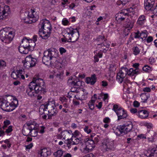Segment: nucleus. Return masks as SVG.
I'll use <instances>...</instances> for the list:
<instances>
[{
  "label": "nucleus",
  "instance_id": "obj_36",
  "mask_svg": "<svg viewBox=\"0 0 157 157\" xmlns=\"http://www.w3.org/2000/svg\"><path fill=\"white\" fill-rule=\"evenodd\" d=\"M106 144L108 151L109 150H112L113 148V144L112 142H109V140H105Z\"/></svg>",
  "mask_w": 157,
  "mask_h": 157
},
{
  "label": "nucleus",
  "instance_id": "obj_27",
  "mask_svg": "<svg viewBox=\"0 0 157 157\" xmlns=\"http://www.w3.org/2000/svg\"><path fill=\"white\" fill-rule=\"evenodd\" d=\"M18 50L19 52L22 54H27L29 51H30L27 48L25 47L23 45H20L18 48Z\"/></svg>",
  "mask_w": 157,
  "mask_h": 157
},
{
  "label": "nucleus",
  "instance_id": "obj_37",
  "mask_svg": "<svg viewBox=\"0 0 157 157\" xmlns=\"http://www.w3.org/2000/svg\"><path fill=\"white\" fill-rule=\"evenodd\" d=\"M148 33L145 30L144 31H142L140 33V38L142 39L143 40H146V38L147 37Z\"/></svg>",
  "mask_w": 157,
  "mask_h": 157
},
{
  "label": "nucleus",
  "instance_id": "obj_55",
  "mask_svg": "<svg viewBox=\"0 0 157 157\" xmlns=\"http://www.w3.org/2000/svg\"><path fill=\"white\" fill-rule=\"evenodd\" d=\"M123 81H124V85H125V86H126L125 85L127 86H128V84L131 85V81L127 78H125L124 79Z\"/></svg>",
  "mask_w": 157,
  "mask_h": 157
},
{
  "label": "nucleus",
  "instance_id": "obj_2",
  "mask_svg": "<svg viewBox=\"0 0 157 157\" xmlns=\"http://www.w3.org/2000/svg\"><path fill=\"white\" fill-rule=\"evenodd\" d=\"M38 27L40 36L43 39H47L50 35L52 29L50 21L46 19H43L38 24Z\"/></svg>",
  "mask_w": 157,
  "mask_h": 157
},
{
  "label": "nucleus",
  "instance_id": "obj_60",
  "mask_svg": "<svg viewBox=\"0 0 157 157\" xmlns=\"http://www.w3.org/2000/svg\"><path fill=\"white\" fill-rule=\"evenodd\" d=\"M68 83L69 85H71V84L72 85H73L74 86H75L76 83V81L72 80V79H69L68 80Z\"/></svg>",
  "mask_w": 157,
  "mask_h": 157
},
{
  "label": "nucleus",
  "instance_id": "obj_40",
  "mask_svg": "<svg viewBox=\"0 0 157 157\" xmlns=\"http://www.w3.org/2000/svg\"><path fill=\"white\" fill-rule=\"evenodd\" d=\"M140 97L141 98L142 102H146L148 98V97L146 94L142 93Z\"/></svg>",
  "mask_w": 157,
  "mask_h": 157
},
{
  "label": "nucleus",
  "instance_id": "obj_39",
  "mask_svg": "<svg viewBox=\"0 0 157 157\" xmlns=\"http://www.w3.org/2000/svg\"><path fill=\"white\" fill-rule=\"evenodd\" d=\"M71 140H73L72 145H74L78 144L81 140V138L80 137L75 138L74 137H72Z\"/></svg>",
  "mask_w": 157,
  "mask_h": 157
},
{
  "label": "nucleus",
  "instance_id": "obj_62",
  "mask_svg": "<svg viewBox=\"0 0 157 157\" xmlns=\"http://www.w3.org/2000/svg\"><path fill=\"white\" fill-rule=\"evenodd\" d=\"M139 65H140V64L138 63H134L132 65L133 67L135 68V69L137 70L138 73H139V72L138 70H139Z\"/></svg>",
  "mask_w": 157,
  "mask_h": 157
},
{
  "label": "nucleus",
  "instance_id": "obj_45",
  "mask_svg": "<svg viewBox=\"0 0 157 157\" xmlns=\"http://www.w3.org/2000/svg\"><path fill=\"white\" fill-rule=\"evenodd\" d=\"M54 66L56 69H59L61 67L62 64L60 62L56 60L55 62Z\"/></svg>",
  "mask_w": 157,
  "mask_h": 157
},
{
  "label": "nucleus",
  "instance_id": "obj_29",
  "mask_svg": "<svg viewBox=\"0 0 157 157\" xmlns=\"http://www.w3.org/2000/svg\"><path fill=\"white\" fill-rule=\"evenodd\" d=\"M37 125V123H36V124L34 125V128L31 129L30 136L33 137H35L37 136L38 130L36 127Z\"/></svg>",
  "mask_w": 157,
  "mask_h": 157
},
{
  "label": "nucleus",
  "instance_id": "obj_52",
  "mask_svg": "<svg viewBox=\"0 0 157 157\" xmlns=\"http://www.w3.org/2000/svg\"><path fill=\"white\" fill-rule=\"evenodd\" d=\"M13 126L11 125L9 126L8 128L6 130L5 132L7 134L13 131Z\"/></svg>",
  "mask_w": 157,
  "mask_h": 157
},
{
  "label": "nucleus",
  "instance_id": "obj_50",
  "mask_svg": "<svg viewBox=\"0 0 157 157\" xmlns=\"http://www.w3.org/2000/svg\"><path fill=\"white\" fill-rule=\"evenodd\" d=\"M117 68V67L115 64H111L110 65L109 70L110 71H116Z\"/></svg>",
  "mask_w": 157,
  "mask_h": 157
},
{
  "label": "nucleus",
  "instance_id": "obj_14",
  "mask_svg": "<svg viewBox=\"0 0 157 157\" xmlns=\"http://www.w3.org/2000/svg\"><path fill=\"white\" fill-rule=\"evenodd\" d=\"M25 73L24 70L23 69H19L16 71H12L11 76L14 79H25V76L24 74Z\"/></svg>",
  "mask_w": 157,
  "mask_h": 157
},
{
  "label": "nucleus",
  "instance_id": "obj_61",
  "mask_svg": "<svg viewBox=\"0 0 157 157\" xmlns=\"http://www.w3.org/2000/svg\"><path fill=\"white\" fill-rule=\"evenodd\" d=\"M130 0H120L119 2H118H118H121V4L122 5H125L126 3L128 2H129Z\"/></svg>",
  "mask_w": 157,
  "mask_h": 157
},
{
  "label": "nucleus",
  "instance_id": "obj_64",
  "mask_svg": "<svg viewBox=\"0 0 157 157\" xmlns=\"http://www.w3.org/2000/svg\"><path fill=\"white\" fill-rule=\"evenodd\" d=\"M83 157H95V155L93 153H90V154L86 155L84 156Z\"/></svg>",
  "mask_w": 157,
  "mask_h": 157
},
{
  "label": "nucleus",
  "instance_id": "obj_35",
  "mask_svg": "<svg viewBox=\"0 0 157 157\" xmlns=\"http://www.w3.org/2000/svg\"><path fill=\"white\" fill-rule=\"evenodd\" d=\"M64 152L62 150H59L53 153V155L55 157H62Z\"/></svg>",
  "mask_w": 157,
  "mask_h": 157
},
{
  "label": "nucleus",
  "instance_id": "obj_44",
  "mask_svg": "<svg viewBox=\"0 0 157 157\" xmlns=\"http://www.w3.org/2000/svg\"><path fill=\"white\" fill-rule=\"evenodd\" d=\"M66 141L67 142L65 143V144H66L69 148H70L71 147V145H72V144L73 143V140H71V138L70 139L67 138Z\"/></svg>",
  "mask_w": 157,
  "mask_h": 157
},
{
  "label": "nucleus",
  "instance_id": "obj_15",
  "mask_svg": "<svg viewBox=\"0 0 157 157\" xmlns=\"http://www.w3.org/2000/svg\"><path fill=\"white\" fill-rule=\"evenodd\" d=\"M21 43L23 44V45L25 47L27 48L30 51H32L34 49L36 45L35 43L31 40H29L25 37L22 39Z\"/></svg>",
  "mask_w": 157,
  "mask_h": 157
},
{
  "label": "nucleus",
  "instance_id": "obj_32",
  "mask_svg": "<svg viewBox=\"0 0 157 157\" xmlns=\"http://www.w3.org/2000/svg\"><path fill=\"white\" fill-rule=\"evenodd\" d=\"M63 73L62 71H58L55 73L53 75L57 79L60 80L63 78Z\"/></svg>",
  "mask_w": 157,
  "mask_h": 157
},
{
  "label": "nucleus",
  "instance_id": "obj_18",
  "mask_svg": "<svg viewBox=\"0 0 157 157\" xmlns=\"http://www.w3.org/2000/svg\"><path fill=\"white\" fill-rule=\"evenodd\" d=\"M28 16L29 18L32 19L31 21L33 22H35L38 20L39 18V16L36 12L35 9H31Z\"/></svg>",
  "mask_w": 157,
  "mask_h": 157
},
{
  "label": "nucleus",
  "instance_id": "obj_10",
  "mask_svg": "<svg viewBox=\"0 0 157 157\" xmlns=\"http://www.w3.org/2000/svg\"><path fill=\"white\" fill-rule=\"evenodd\" d=\"M56 107L55 105V101L54 99L52 98L48 99V101L44 104L42 105L40 108V111H45L47 110Z\"/></svg>",
  "mask_w": 157,
  "mask_h": 157
},
{
  "label": "nucleus",
  "instance_id": "obj_8",
  "mask_svg": "<svg viewBox=\"0 0 157 157\" xmlns=\"http://www.w3.org/2000/svg\"><path fill=\"white\" fill-rule=\"evenodd\" d=\"M36 124V122L34 121L30 120L27 121L22 130L23 135L25 136L29 135L31 129L34 128V125Z\"/></svg>",
  "mask_w": 157,
  "mask_h": 157
},
{
  "label": "nucleus",
  "instance_id": "obj_4",
  "mask_svg": "<svg viewBox=\"0 0 157 157\" xmlns=\"http://www.w3.org/2000/svg\"><path fill=\"white\" fill-rule=\"evenodd\" d=\"M11 30L10 28H5L0 30V39L5 44L10 43L15 36V31Z\"/></svg>",
  "mask_w": 157,
  "mask_h": 157
},
{
  "label": "nucleus",
  "instance_id": "obj_53",
  "mask_svg": "<svg viewBox=\"0 0 157 157\" xmlns=\"http://www.w3.org/2000/svg\"><path fill=\"white\" fill-rule=\"evenodd\" d=\"M62 24L64 25H69V22L67 19L64 18L62 20Z\"/></svg>",
  "mask_w": 157,
  "mask_h": 157
},
{
  "label": "nucleus",
  "instance_id": "obj_51",
  "mask_svg": "<svg viewBox=\"0 0 157 157\" xmlns=\"http://www.w3.org/2000/svg\"><path fill=\"white\" fill-rule=\"evenodd\" d=\"M110 44H106L105 47H103L101 48L103 50H102V52L104 53L106 52L109 49V48L110 46Z\"/></svg>",
  "mask_w": 157,
  "mask_h": 157
},
{
  "label": "nucleus",
  "instance_id": "obj_49",
  "mask_svg": "<svg viewBox=\"0 0 157 157\" xmlns=\"http://www.w3.org/2000/svg\"><path fill=\"white\" fill-rule=\"evenodd\" d=\"M88 148V147L86 145L84 148H82L83 152L84 153H87L92 150V149H89Z\"/></svg>",
  "mask_w": 157,
  "mask_h": 157
},
{
  "label": "nucleus",
  "instance_id": "obj_38",
  "mask_svg": "<svg viewBox=\"0 0 157 157\" xmlns=\"http://www.w3.org/2000/svg\"><path fill=\"white\" fill-rule=\"evenodd\" d=\"M93 98H92V99L89 101L88 103V106L89 108L92 110L94 109V103L95 101V100L93 99Z\"/></svg>",
  "mask_w": 157,
  "mask_h": 157
},
{
  "label": "nucleus",
  "instance_id": "obj_46",
  "mask_svg": "<svg viewBox=\"0 0 157 157\" xmlns=\"http://www.w3.org/2000/svg\"><path fill=\"white\" fill-rule=\"evenodd\" d=\"M4 125L2 127L3 129H5L6 128H7L8 125L10 124L11 122L10 121L6 120L4 121L3 122Z\"/></svg>",
  "mask_w": 157,
  "mask_h": 157
},
{
  "label": "nucleus",
  "instance_id": "obj_43",
  "mask_svg": "<svg viewBox=\"0 0 157 157\" xmlns=\"http://www.w3.org/2000/svg\"><path fill=\"white\" fill-rule=\"evenodd\" d=\"M71 134L72 135V137H74L75 138H79L81 136L80 133L78 130H75L73 133H72Z\"/></svg>",
  "mask_w": 157,
  "mask_h": 157
},
{
  "label": "nucleus",
  "instance_id": "obj_31",
  "mask_svg": "<svg viewBox=\"0 0 157 157\" xmlns=\"http://www.w3.org/2000/svg\"><path fill=\"white\" fill-rule=\"evenodd\" d=\"M148 151L150 153V155L151 156L155 157H157V147L155 148H149Z\"/></svg>",
  "mask_w": 157,
  "mask_h": 157
},
{
  "label": "nucleus",
  "instance_id": "obj_9",
  "mask_svg": "<svg viewBox=\"0 0 157 157\" xmlns=\"http://www.w3.org/2000/svg\"><path fill=\"white\" fill-rule=\"evenodd\" d=\"M132 8H131L122 10L121 11L116 15V20L119 22H121L124 20L127 16H128L129 13L132 11Z\"/></svg>",
  "mask_w": 157,
  "mask_h": 157
},
{
  "label": "nucleus",
  "instance_id": "obj_28",
  "mask_svg": "<svg viewBox=\"0 0 157 157\" xmlns=\"http://www.w3.org/2000/svg\"><path fill=\"white\" fill-rule=\"evenodd\" d=\"M86 145L88 147V149H93L95 147V142L93 140L89 139L86 143Z\"/></svg>",
  "mask_w": 157,
  "mask_h": 157
},
{
  "label": "nucleus",
  "instance_id": "obj_42",
  "mask_svg": "<svg viewBox=\"0 0 157 157\" xmlns=\"http://www.w3.org/2000/svg\"><path fill=\"white\" fill-rule=\"evenodd\" d=\"M82 91L83 92V93L81 97V99L82 100H85L87 98L88 93L85 89H83Z\"/></svg>",
  "mask_w": 157,
  "mask_h": 157
},
{
  "label": "nucleus",
  "instance_id": "obj_30",
  "mask_svg": "<svg viewBox=\"0 0 157 157\" xmlns=\"http://www.w3.org/2000/svg\"><path fill=\"white\" fill-rule=\"evenodd\" d=\"M145 21V16L144 15H141L139 17L136 23L138 25H141L144 24Z\"/></svg>",
  "mask_w": 157,
  "mask_h": 157
},
{
  "label": "nucleus",
  "instance_id": "obj_63",
  "mask_svg": "<svg viewBox=\"0 0 157 157\" xmlns=\"http://www.w3.org/2000/svg\"><path fill=\"white\" fill-rule=\"evenodd\" d=\"M102 52V51L100 50L98 53H97L96 55H95L99 58H101L103 56Z\"/></svg>",
  "mask_w": 157,
  "mask_h": 157
},
{
  "label": "nucleus",
  "instance_id": "obj_47",
  "mask_svg": "<svg viewBox=\"0 0 157 157\" xmlns=\"http://www.w3.org/2000/svg\"><path fill=\"white\" fill-rule=\"evenodd\" d=\"M101 148L103 151H108L105 140L104 141L103 143H102V145L101 146Z\"/></svg>",
  "mask_w": 157,
  "mask_h": 157
},
{
  "label": "nucleus",
  "instance_id": "obj_34",
  "mask_svg": "<svg viewBox=\"0 0 157 157\" xmlns=\"http://www.w3.org/2000/svg\"><path fill=\"white\" fill-rule=\"evenodd\" d=\"M106 39L104 36L101 35L99 36L95 40L100 43H103L104 41H105Z\"/></svg>",
  "mask_w": 157,
  "mask_h": 157
},
{
  "label": "nucleus",
  "instance_id": "obj_13",
  "mask_svg": "<svg viewBox=\"0 0 157 157\" xmlns=\"http://www.w3.org/2000/svg\"><path fill=\"white\" fill-rule=\"evenodd\" d=\"M36 62V59L30 56H27L24 62V67L27 68L34 66Z\"/></svg>",
  "mask_w": 157,
  "mask_h": 157
},
{
  "label": "nucleus",
  "instance_id": "obj_59",
  "mask_svg": "<svg viewBox=\"0 0 157 157\" xmlns=\"http://www.w3.org/2000/svg\"><path fill=\"white\" fill-rule=\"evenodd\" d=\"M77 91H78L76 88L74 87H72L71 89V92H69L68 93V94H71V93H77Z\"/></svg>",
  "mask_w": 157,
  "mask_h": 157
},
{
  "label": "nucleus",
  "instance_id": "obj_54",
  "mask_svg": "<svg viewBox=\"0 0 157 157\" xmlns=\"http://www.w3.org/2000/svg\"><path fill=\"white\" fill-rule=\"evenodd\" d=\"M6 62L2 60H0V70L2 68L6 66Z\"/></svg>",
  "mask_w": 157,
  "mask_h": 157
},
{
  "label": "nucleus",
  "instance_id": "obj_20",
  "mask_svg": "<svg viewBox=\"0 0 157 157\" xmlns=\"http://www.w3.org/2000/svg\"><path fill=\"white\" fill-rule=\"evenodd\" d=\"M155 3V0H145L144 6L146 10H151Z\"/></svg>",
  "mask_w": 157,
  "mask_h": 157
},
{
  "label": "nucleus",
  "instance_id": "obj_23",
  "mask_svg": "<svg viewBox=\"0 0 157 157\" xmlns=\"http://www.w3.org/2000/svg\"><path fill=\"white\" fill-rule=\"evenodd\" d=\"M147 134L148 137V139L149 142H152L154 141V140L155 139L156 137V133L153 131H149L147 133Z\"/></svg>",
  "mask_w": 157,
  "mask_h": 157
},
{
  "label": "nucleus",
  "instance_id": "obj_25",
  "mask_svg": "<svg viewBox=\"0 0 157 157\" xmlns=\"http://www.w3.org/2000/svg\"><path fill=\"white\" fill-rule=\"evenodd\" d=\"M134 23V20L127 18L126 19L125 26L126 28L128 29V30L130 29L133 27Z\"/></svg>",
  "mask_w": 157,
  "mask_h": 157
},
{
  "label": "nucleus",
  "instance_id": "obj_48",
  "mask_svg": "<svg viewBox=\"0 0 157 157\" xmlns=\"http://www.w3.org/2000/svg\"><path fill=\"white\" fill-rule=\"evenodd\" d=\"M143 70L146 72H149L151 71L150 67L147 65H145L143 67Z\"/></svg>",
  "mask_w": 157,
  "mask_h": 157
},
{
  "label": "nucleus",
  "instance_id": "obj_24",
  "mask_svg": "<svg viewBox=\"0 0 157 157\" xmlns=\"http://www.w3.org/2000/svg\"><path fill=\"white\" fill-rule=\"evenodd\" d=\"M136 115L141 118H145L148 116V112L146 110H141L138 111Z\"/></svg>",
  "mask_w": 157,
  "mask_h": 157
},
{
  "label": "nucleus",
  "instance_id": "obj_16",
  "mask_svg": "<svg viewBox=\"0 0 157 157\" xmlns=\"http://www.w3.org/2000/svg\"><path fill=\"white\" fill-rule=\"evenodd\" d=\"M7 98L8 103L10 107V111H11L17 107L18 104V100L16 98L12 96H9Z\"/></svg>",
  "mask_w": 157,
  "mask_h": 157
},
{
  "label": "nucleus",
  "instance_id": "obj_41",
  "mask_svg": "<svg viewBox=\"0 0 157 157\" xmlns=\"http://www.w3.org/2000/svg\"><path fill=\"white\" fill-rule=\"evenodd\" d=\"M132 50L133 51V54L135 55H138L140 52V49L137 46L133 47L132 48Z\"/></svg>",
  "mask_w": 157,
  "mask_h": 157
},
{
  "label": "nucleus",
  "instance_id": "obj_58",
  "mask_svg": "<svg viewBox=\"0 0 157 157\" xmlns=\"http://www.w3.org/2000/svg\"><path fill=\"white\" fill-rule=\"evenodd\" d=\"M146 40L147 43H149L152 42L153 39V37L152 36H149L147 37V39H146Z\"/></svg>",
  "mask_w": 157,
  "mask_h": 157
},
{
  "label": "nucleus",
  "instance_id": "obj_19",
  "mask_svg": "<svg viewBox=\"0 0 157 157\" xmlns=\"http://www.w3.org/2000/svg\"><path fill=\"white\" fill-rule=\"evenodd\" d=\"M39 157H47L51 155V150L46 148L40 149L38 153Z\"/></svg>",
  "mask_w": 157,
  "mask_h": 157
},
{
  "label": "nucleus",
  "instance_id": "obj_57",
  "mask_svg": "<svg viewBox=\"0 0 157 157\" xmlns=\"http://www.w3.org/2000/svg\"><path fill=\"white\" fill-rule=\"evenodd\" d=\"M3 142L6 144V145L9 148L11 147V144L9 139H6L3 141Z\"/></svg>",
  "mask_w": 157,
  "mask_h": 157
},
{
  "label": "nucleus",
  "instance_id": "obj_5",
  "mask_svg": "<svg viewBox=\"0 0 157 157\" xmlns=\"http://www.w3.org/2000/svg\"><path fill=\"white\" fill-rule=\"evenodd\" d=\"M58 51L54 48H51L46 50L44 53L42 61L44 64L48 65L51 63V60L53 57H56L58 56Z\"/></svg>",
  "mask_w": 157,
  "mask_h": 157
},
{
  "label": "nucleus",
  "instance_id": "obj_22",
  "mask_svg": "<svg viewBox=\"0 0 157 157\" xmlns=\"http://www.w3.org/2000/svg\"><path fill=\"white\" fill-rule=\"evenodd\" d=\"M97 78L95 75H91L90 77H87L86 78V82L87 84H90L91 85H94L96 82Z\"/></svg>",
  "mask_w": 157,
  "mask_h": 157
},
{
  "label": "nucleus",
  "instance_id": "obj_17",
  "mask_svg": "<svg viewBox=\"0 0 157 157\" xmlns=\"http://www.w3.org/2000/svg\"><path fill=\"white\" fill-rule=\"evenodd\" d=\"M0 105L1 109L6 111L10 112V107L8 103L7 97L2 99L0 102Z\"/></svg>",
  "mask_w": 157,
  "mask_h": 157
},
{
  "label": "nucleus",
  "instance_id": "obj_33",
  "mask_svg": "<svg viewBox=\"0 0 157 157\" xmlns=\"http://www.w3.org/2000/svg\"><path fill=\"white\" fill-rule=\"evenodd\" d=\"M127 74L128 75L133 76L135 74H138V71L137 69L134 70L132 68H131L129 70L128 69Z\"/></svg>",
  "mask_w": 157,
  "mask_h": 157
},
{
  "label": "nucleus",
  "instance_id": "obj_1",
  "mask_svg": "<svg viewBox=\"0 0 157 157\" xmlns=\"http://www.w3.org/2000/svg\"><path fill=\"white\" fill-rule=\"evenodd\" d=\"M45 83L43 79L33 78L29 85L26 93L31 98L35 97L36 94H44L46 92Z\"/></svg>",
  "mask_w": 157,
  "mask_h": 157
},
{
  "label": "nucleus",
  "instance_id": "obj_21",
  "mask_svg": "<svg viewBox=\"0 0 157 157\" xmlns=\"http://www.w3.org/2000/svg\"><path fill=\"white\" fill-rule=\"evenodd\" d=\"M48 110V113L47 115L48 117V119H51L52 117L56 116L58 113V111L56 107L51 108Z\"/></svg>",
  "mask_w": 157,
  "mask_h": 157
},
{
  "label": "nucleus",
  "instance_id": "obj_11",
  "mask_svg": "<svg viewBox=\"0 0 157 157\" xmlns=\"http://www.w3.org/2000/svg\"><path fill=\"white\" fill-rule=\"evenodd\" d=\"M10 13V10L9 6L2 5L0 6V19H5L8 17Z\"/></svg>",
  "mask_w": 157,
  "mask_h": 157
},
{
  "label": "nucleus",
  "instance_id": "obj_12",
  "mask_svg": "<svg viewBox=\"0 0 157 157\" xmlns=\"http://www.w3.org/2000/svg\"><path fill=\"white\" fill-rule=\"evenodd\" d=\"M127 71L128 68L126 67H122L121 68L116 77V80L119 83H121L123 82V79L127 75Z\"/></svg>",
  "mask_w": 157,
  "mask_h": 157
},
{
  "label": "nucleus",
  "instance_id": "obj_56",
  "mask_svg": "<svg viewBox=\"0 0 157 157\" xmlns=\"http://www.w3.org/2000/svg\"><path fill=\"white\" fill-rule=\"evenodd\" d=\"M84 131L86 132L87 134L90 133L91 132V130L89 128L88 126H85V127L84 128Z\"/></svg>",
  "mask_w": 157,
  "mask_h": 157
},
{
  "label": "nucleus",
  "instance_id": "obj_3",
  "mask_svg": "<svg viewBox=\"0 0 157 157\" xmlns=\"http://www.w3.org/2000/svg\"><path fill=\"white\" fill-rule=\"evenodd\" d=\"M133 125L131 122H129L127 124L117 126L115 129H113V132L118 136L121 134L124 135L130 132L129 136H133L135 132L132 130Z\"/></svg>",
  "mask_w": 157,
  "mask_h": 157
},
{
  "label": "nucleus",
  "instance_id": "obj_26",
  "mask_svg": "<svg viewBox=\"0 0 157 157\" xmlns=\"http://www.w3.org/2000/svg\"><path fill=\"white\" fill-rule=\"evenodd\" d=\"M72 131L71 130H64L61 132V136L63 139L68 138L69 136L71 135Z\"/></svg>",
  "mask_w": 157,
  "mask_h": 157
},
{
  "label": "nucleus",
  "instance_id": "obj_6",
  "mask_svg": "<svg viewBox=\"0 0 157 157\" xmlns=\"http://www.w3.org/2000/svg\"><path fill=\"white\" fill-rule=\"evenodd\" d=\"M66 31L67 34L66 36L68 38V42H75L78 39L79 34V31L77 28L74 29L70 27L67 28Z\"/></svg>",
  "mask_w": 157,
  "mask_h": 157
},
{
  "label": "nucleus",
  "instance_id": "obj_7",
  "mask_svg": "<svg viewBox=\"0 0 157 157\" xmlns=\"http://www.w3.org/2000/svg\"><path fill=\"white\" fill-rule=\"evenodd\" d=\"M112 110L116 113L117 115L118 120L125 118L127 116V112L117 104L113 105Z\"/></svg>",
  "mask_w": 157,
  "mask_h": 157
}]
</instances>
